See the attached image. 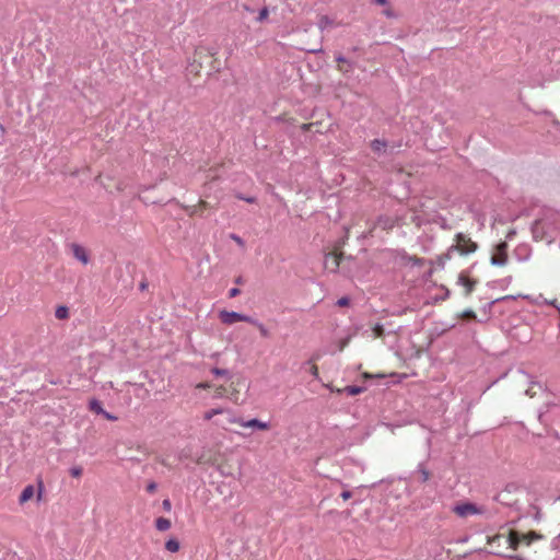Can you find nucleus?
I'll list each match as a JSON object with an SVG mask.
<instances>
[{"label":"nucleus","instance_id":"nucleus-22","mask_svg":"<svg viewBox=\"0 0 560 560\" xmlns=\"http://www.w3.org/2000/svg\"><path fill=\"white\" fill-rule=\"evenodd\" d=\"M509 299H513V296L512 295H506V296H503V298L495 299V300L487 303L486 305H483L482 311L485 313H490L493 304H495L497 302L503 301V300H509Z\"/></svg>","mask_w":560,"mask_h":560},{"label":"nucleus","instance_id":"nucleus-40","mask_svg":"<svg viewBox=\"0 0 560 560\" xmlns=\"http://www.w3.org/2000/svg\"><path fill=\"white\" fill-rule=\"evenodd\" d=\"M310 373L317 378L318 377V368L316 365H311Z\"/></svg>","mask_w":560,"mask_h":560},{"label":"nucleus","instance_id":"nucleus-27","mask_svg":"<svg viewBox=\"0 0 560 560\" xmlns=\"http://www.w3.org/2000/svg\"><path fill=\"white\" fill-rule=\"evenodd\" d=\"M541 538L540 535L536 533H532L528 536H523V539L526 540V544L529 545L533 540Z\"/></svg>","mask_w":560,"mask_h":560},{"label":"nucleus","instance_id":"nucleus-20","mask_svg":"<svg viewBox=\"0 0 560 560\" xmlns=\"http://www.w3.org/2000/svg\"><path fill=\"white\" fill-rule=\"evenodd\" d=\"M343 390L350 396H355V395L361 394L364 390V387L357 386V385H349V386H346Z\"/></svg>","mask_w":560,"mask_h":560},{"label":"nucleus","instance_id":"nucleus-16","mask_svg":"<svg viewBox=\"0 0 560 560\" xmlns=\"http://www.w3.org/2000/svg\"><path fill=\"white\" fill-rule=\"evenodd\" d=\"M155 527L160 532H165L171 528V522L165 517H159L155 521Z\"/></svg>","mask_w":560,"mask_h":560},{"label":"nucleus","instance_id":"nucleus-14","mask_svg":"<svg viewBox=\"0 0 560 560\" xmlns=\"http://www.w3.org/2000/svg\"><path fill=\"white\" fill-rule=\"evenodd\" d=\"M89 408L96 415H102L105 410L102 406V402L96 398H93L89 401Z\"/></svg>","mask_w":560,"mask_h":560},{"label":"nucleus","instance_id":"nucleus-46","mask_svg":"<svg viewBox=\"0 0 560 560\" xmlns=\"http://www.w3.org/2000/svg\"><path fill=\"white\" fill-rule=\"evenodd\" d=\"M48 382L52 385L59 384V381H57L56 378H49Z\"/></svg>","mask_w":560,"mask_h":560},{"label":"nucleus","instance_id":"nucleus-41","mask_svg":"<svg viewBox=\"0 0 560 560\" xmlns=\"http://www.w3.org/2000/svg\"><path fill=\"white\" fill-rule=\"evenodd\" d=\"M383 14H384L385 16L389 18V19H392V18H395V16H396V15H395V13L393 12V10H390V9H385V10L383 11Z\"/></svg>","mask_w":560,"mask_h":560},{"label":"nucleus","instance_id":"nucleus-35","mask_svg":"<svg viewBox=\"0 0 560 560\" xmlns=\"http://www.w3.org/2000/svg\"><path fill=\"white\" fill-rule=\"evenodd\" d=\"M373 330H374V334H375V336H376V337H381V336H383L384 328H383V326H382V325H378V324H377V325L374 327V329H373Z\"/></svg>","mask_w":560,"mask_h":560},{"label":"nucleus","instance_id":"nucleus-21","mask_svg":"<svg viewBox=\"0 0 560 560\" xmlns=\"http://www.w3.org/2000/svg\"><path fill=\"white\" fill-rule=\"evenodd\" d=\"M55 316L58 318V319H66L69 317V310L67 306H58L56 308V312H55Z\"/></svg>","mask_w":560,"mask_h":560},{"label":"nucleus","instance_id":"nucleus-11","mask_svg":"<svg viewBox=\"0 0 560 560\" xmlns=\"http://www.w3.org/2000/svg\"><path fill=\"white\" fill-rule=\"evenodd\" d=\"M515 256L518 261H526L530 256V249L526 245H521L515 248Z\"/></svg>","mask_w":560,"mask_h":560},{"label":"nucleus","instance_id":"nucleus-25","mask_svg":"<svg viewBox=\"0 0 560 560\" xmlns=\"http://www.w3.org/2000/svg\"><path fill=\"white\" fill-rule=\"evenodd\" d=\"M211 373L214 374L215 376H224V377L230 376V371L226 369L213 368L211 370Z\"/></svg>","mask_w":560,"mask_h":560},{"label":"nucleus","instance_id":"nucleus-1","mask_svg":"<svg viewBox=\"0 0 560 560\" xmlns=\"http://www.w3.org/2000/svg\"><path fill=\"white\" fill-rule=\"evenodd\" d=\"M478 245L470 237L464 233H457L455 235V243L447 249L444 255L445 258L451 259L454 253L459 255H469L477 250Z\"/></svg>","mask_w":560,"mask_h":560},{"label":"nucleus","instance_id":"nucleus-12","mask_svg":"<svg viewBox=\"0 0 560 560\" xmlns=\"http://www.w3.org/2000/svg\"><path fill=\"white\" fill-rule=\"evenodd\" d=\"M386 148L387 142L385 140L374 139L371 141V149L377 154L384 153L386 151Z\"/></svg>","mask_w":560,"mask_h":560},{"label":"nucleus","instance_id":"nucleus-52","mask_svg":"<svg viewBox=\"0 0 560 560\" xmlns=\"http://www.w3.org/2000/svg\"><path fill=\"white\" fill-rule=\"evenodd\" d=\"M533 385H537L538 388H542V386L539 383H533Z\"/></svg>","mask_w":560,"mask_h":560},{"label":"nucleus","instance_id":"nucleus-13","mask_svg":"<svg viewBox=\"0 0 560 560\" xmlns=\"http://www.w3.org/2000/svg\"><path fill=\"white\" fill-rule=\"evenodd\" d=\"M34 495V487L32 485L26 486L20 494L19 502L21 504L27 502Z\"/></svg>","mask_w":560,"mask_h":560},{"label":"nucleus","instance_id":"nucleus-28","mask_svg":"<svg viewBox=\"0 0 560 560\" xmlns=\"http://www.w3.org/2000/svg\"><path fill=\"white\" fill-rule=\"evenodd\" d=\"M268 13H269V12H268V9H267V8H262V9L259 11L258 16H257V19H256V20H257L258 22H262L264 20H266V19H267Z\"/></svg>","mask_w":560,"mask_h":560},{"label":"nucleus","instance_id":"nucleus-47","mask_svg":"<svg viewBox=\"0 0 560 560\" xmlns=\"http://www.w3.org/2000/svg\"><path fill=\"white\" fill-rule=\"evenodd\" d=\"M525 394L528 395L529 397H533L535 395V393L532 392V388L526 389Z\"/></svg>","mask_w":560,"mask_h":560},{"label":"nucleus","instance_id":"nucleus-30","mask_svg":"<svg viewBox=\"0 0 560 560\" xmlns=\"http://www.w3.org/2000/svg\"><path fill=\"white\" fill-rule=\"evenodd\" d=\"M349 303H350V299L348 296H342V298L338 299L336 304L340 307H343V306H348Z\"/></svg>","mask_w":560,"mask_h":560},{"label":"nucleus","instance_id":"nucleus-18","mask_svg":"<svg viewBox=\"0 0 560 560\" xmlns=\"http://www.w3.org/2000/svg\"><path fill=\"white\" fill-rule=\"evenodd\" d=\"M506 261H508V255L506 254H504L503 256H501V255H493L491 257V260H490L492 266H504L506 264Z\"/></svg>","mask_w":560,"mask_h":560},{"label":"nucleus","instance_id":"nucleus-42","mask_svg":"<svg viewBox=\"0 0 560 560\" xmlns=\"http://www.w3.org/2000/svg\"><path fill=\"white\" fill-rule=\"evenodd\" d=\"M340 497H341L343 500H348V499H350V498L352 497V493H351L350 491L346 490V491H342V492L340 493Z\"/></svg>","mask_w":560,"mask_h":560},{"label":"nucleus","instance_id":"nucleus-8","mask_svg":"<svg viewBox=\"0 0 560 560\" xmlns=\"http://www.w3.org/2000/svg\"><path fill=\"white\" fill-rule=\"evenodd\" d=\"M241 425L244 428H254V429H258V430L269 429V422H264L256 418L247 420V421H242Z\"/></svg>","mask_w":560,"mask_h":560},{"label":"nucleus","instance_id":"nucleus-5","mask_svg":"<svg viewBox=\"0 0 560 560\" xmlns=\"http://www.w3.org/2000/svg\"><path fill=\"white\" fill-rule=\"evenodd\" d=\"M504 539V541L509 545V547L513 550H516L518 544L524 540L516 532H510L509 536L498 535L492 538V541Z\"/></svg>","mask_w":560,"mask_h":560},{"label":"nucleus","instance_id":"nucleus-49","mask_svg":"<svg viewBox=\"0 0 560 560\" xmlns=\"http://www.w3.org/2000/svg\"><path fill=\"white\" fill-rule=\"evenodd\" d=\"M421 261H422V259H421V258H415V260H413V262H415L416 265H420V264H421Z\"/></svg>","mask_w":560,"mask_h":560},{"label":"nucleus","instance_id":"nucleus-15","mask_svg":"<svg viewBox=\"0 0 560 560\" xmlns=\"http://www.w3.org/2000/svg\"><path fill=\"white\" fill-rule=\"evenodd\" d=\"M248 324L256 326L262 337L268 338L270 336L268 328L256 318L252 317V322H249Z\"/></svg>","mask_w":560,"mask_h":560},{"label":"nucleus","instance_id":"nucleus-37","mask_svg":"<svg viewBox=\"0 0 560 560\" xmlns=\"http://www.w3.org/2000/svg\"><path fill=\"white\" fill-rule=\"evenodd\" d=\"M102 416H103L105 419L109 420V421H116V420H117V417H116V416H114V415L109 413V412H108V411H106V410H104V412L102 413Z\"/></svg>","mask_w":560,"mask_h":560},{"label":"nucleus","instance_id":"nucleus-29","mask_svg":"<svg viewBox=\"0 0 560 560\" xmlns=\"http://www.w3.org/2000/svg\"><path fill=\"white\" fill-rule=\"evenodd\" d=\"M237 199L240 200H244L248 203H254L256 202V198L255 197H245L243 194L238 192L235 195Z\"/></svg>","mask_w":560,"mask_h":560},{"label":"nucleus","instance_id":"nucleus-19","mask_svg":"<svg viewBox=\"0 0 560 560\" xmlns=\"http://www.w3.org/2000/svg\"><path fill=\"white\" fill-rule=\"evenodd\" d=\"M178 540L171 538L165 542V549L170 552H177L179 550Z\"/></svg>","mask_w":560,"mask_h":560},{"label":"nucleus","instance_id":"nucleus-36","mask_svg":"<svg viewBox=\"0 0 560 560\" xmlns=\"http://www.w3.org/2000/svg\"><path fill=\"white\" fill-rule=\"evenodd\" d=\"M156 488H158L156 482L151 481V482H149V483H148V486H147V491H148L149 493H153V492L156 490Z\"/></svg>","mask_w":560,"mask_h":560},{"label":"nucleus","instance_id":"nucleus-34","mask_svg":"<svg viewBox=\"0 0 560 560\" xmlns=\"http://www.w3.org/2000/svg\"><path fill=\"white\" fill-rule=\"evenodd\" d=\"M162 508L164 511L170 512L172 509V503L168 499H164L162 502Z\"/></svg>","mask_w":560,"mask_h":560},{"label":"nucleus","instance_id":"nucleus-38","mask_svg":"<svg viewBox=\"0 0 560 560\" xmlns=\"http://www.w3.org/2000/svg\"><path fill=\"white\" fill-rule=\"evenodd\" d=\"M231 238L233 241H235V243H237V245L240 246H244V241L242 240V237H240L238 235L236 234H231Z\"/></svg>","mask_w":560,"mask_h":560},{"label":"nucleus","instance_id":"nucleus-17","mask_svg":"<svg viewBox=\"0 0 560 560\" xmlns=\"http://www.w3.org/2000/svg\"><path fill=\"white\" fill-rule=\"evenodd\" d=\"M377 224L380 226H382V229H384V230H389V229L394 228L393 219H390L388 217H384V215L378 217Z\"/></svg>","mask_w":560,"mask_h":560},{"label":"nucleus","instance_id":"nucleus-9","mask_svg":"<svg viewBox=\"0 0 560 560\" xmlns=\"http://www.w3.org/2000/svg\"><path fill=\"white\" fill-rule=\"evenodd\" d=\"M413 475H418V479L420 482L429 481L431 477V472L427 469L423 463H419L417 469L413 471Z\"/></svg>","mask_w":560,"mask_h":560},{"label":"nucleus","instance_id":"nucleus-43","mask_svg":"<svg viewBox=\"0 0 560 560\" xmlns=\"http://www.w3.org/2000/svg\"><path fill=\"white\" fill-rule=\"evenodd\" d=\"M373 3L385 5L388 3V0H371Z\"/></svg>","mask_w":560,"mask_h":560},{"label":"nucleus","instance_id":"nucleus-7","mask_svg":"<svg viewBox=\"0 0 560 560\" xmlns=\"http://www.w3.org/2000/svg\"><path fill=\"white\" fill-rule=\"evenodd\" d=\"M71 249L74 258L81 261L83 265H86L90 261V257L83 246L79 244H72Z\"/></svg>","mask_w":560,"mask_h":560},{"label":"nucleus","instance_id":"nucleus-6","mask_svg":"<svg viewBox=\"0 0 560 560\" xmlns=\"http://www.w3.org/2000/svg\"><path fill=\"white\" fill-rule=\"evenodd\" d=\"M457 283L463 285L465 288V294L469 295L475 289L476 280L469 279L467 272L462 271L458 275Z\"/></svg>","mask_w":560,"mask_h":560},{"label":"nucleus","instance_id":"nucleus-48","mask_svg":"<svg viewBox=\"0 0 560 560\" xmlns=\"http://www.w3.org/2000/svg\"><path fill=\"white\" fill-rule=\"evenodd\" d=\"M234 281H235L236 284H242L243 283V278L242 277H237Z\"/></svg>","mask_w":560,"mask_h":560},{"label":"nucleus","instance_id":"nucleus-39","mask_svg":"<svg viewBox=\"0 0 560 560\" xmlns=\"http://www.w3.org/2000/svg\"><path fill=\"white\" fill-rule=\"evenodd\" d=\"M240 293H241V290H240L238 288H232V289L229 291V296H230V298H235V296H237Z\"/></svg>","mask_w":560,"mask_h":560},{"label":"nucleus","instance_id":"nucleus-4","mask_svg":"<svg viewBox=\"0 0 560 560\" xmlns=\"http://www.w3.org/2000/svg\"><path fill=\"white\" fill-rule=\"evenodd\" d=\"M454 512L460 516V517H466L468 515H474V514H478L480 513L479 509L477 508L476 504L474 503H463V504H457L455 508H454Z\"/></svg>","mask_w":560,"mask_h":560},{"label":"nucleus","instance_id":"nucleus-45","mask_svg":"<svg viewBox=\"0 0 560 560\" xmlns=\"http://www.w3.org/2000/svg\"><path fill=\"white\" fill-rule=\"evenodd\" d=\"M308 51L312 52V54H319V52H323V48L311 49Z\"/></svg>","mask_w":560,"mask_h":560},{"label":"nucleus","instance_id":"nucleus-3","mask_svg":"<svg viewBox=\"0 0 560 560\" xmlns=\"http://www.w3.org/2000/svg\"><path fill=\"white\" fill-rule=\"evenodd\" d=\"M517 490V487L514 486V485H510L508 486L503 491H501L500 493H498L495 497H494V500L503 505H508V506H515L516 509H518L516 505H517V500L515 501H510L509 499V495L512 493V491H516Z\"/></svg>","mask_w":560,"mask_h":560},{"label":"nucleus","instance_id":"nucleus-50","mask_svg":"<svg viewBox=\"0 0 560 560\" xmlns=\"http://www.w3.org/2000/svg\"><path fill=\"white\" fill-rule=\"evenodd\" d=\"M198 387L206 388V387H208V385L207 384H199Z\"/></svg>","mask_w":560,"mask_h":560},{"label":"nucleus","instance_id":"nucleus-31","mask_svg":"<svg viewBox=\"0 0 560 560\" xmlns=\"http://www.w3.org/2000/svg\"><path fill=\"white\" fill-rule=\"evenodd\" d=\"M462 316L466 319H475L476 318V314L472 310H466L463 312Z\"/></svg>","mask_w":560,"mask_h":560},{"label":"nucleus","instance_id":"nucleus-32","mask_svg":"<svg viewBox=\"0 0 560 560\" xmlns=\"http://www.w3.org/2000/svg\"><path fill=\"white\" fill-rule=\"evenodd\" d=\"M220 412H221V410H219V409H212V410H210V411H207V412L205 413V419H206V420H210L214 415H218V413H220Z\"/></svg>","mask_w":560,"mask_h":560},{"label":"nucleus","instance_id":"nucleus-33","mask_svg":"<svg viewBox=\"0 0 560 560\" xmlns=\"http://www.w3.org/2000/svg\"><path fill=\"white\" fill-rule=\"evenodd\" d=\"M70 474L72 477H80L82 475V468L81 467H72L70 469Z\"/></svg>","mask_w":560,"mask_h":560},{"label":"nucleus","instance_id":"nucleus-44","mask_svg":"<svg viewBox=\"0 0 560 560\" xmlns=\"http://www.w3.org/2000/svg\"><path fill=\"white\" fill-rule=\"evenodd\" d=\"M336 61H337V62H347L348 60H347V58H346V57H343L342 55H338V56L336 57Z\"/></svg>","mask_w":560,"mask_h":560},{"label":"nucleus","instance_id":"nucleus-23","mask_svg":"<svg viewBox=\"0 0 560 560\" xmlns=\"http://www.w3.org/2000/svg\"><path fill=\"white\" fill-rule=\"evenodd\" d=\"M330 261H331V265H332V267H331L332 270H336V269L339 268V264L340 262H339V257L338 256H336L334 254L326 255V264H329Z\"/></svg>","mask_w":560,"mask_h":560},{"label":"nucleus","instance_id":"nucleus-26","mask_svg":"<svg viewBox=\"0 0 560 560\" xmlns=\"http://www.w3.org/2000/svg\"><path fill=\"white\" fill-rule=\"evenodd\" d=\"M495 249H497L498 255L503 256L504 254H506L508 244L504 242H501L500 244L497 245Z\"/></svg>","mask_w":560,"mask_h":560},{"label":"nucleus","instance_id":"nucleus-51","mask_svg":"<svg viewBox=\"0 0 560 560\" xmlns=\"http://www.w3.org/2000/svg\"><path fill=\"white\" fill-rule=\"evenodd\" d=\"M140 288L143 290L147 288V284L145 283H141Z\"/></svg>","mask_w":560,"mask_h":560},{"label":"nucleus","instance_id":"nucleus-53","mask_svg":"<svg viewBox=\"0 0 560 560\" xmlns=\"http://www.w3.org/2000/svg\"><path fill=\"white\" fill-rule=\"evenodd\" d=\"M542 417H544V415L539 413L538 418H539L540 421H542Z\"/></svg>","mask_w":560,"mask_h":560},{"label":"nucleus","instance_id":"nucleus-10","mask_svg":"<svg viewBox=\"0 0 560 560\" xmlns=\"http://www.w3.org/2000/svg\"><path fill=\"white\" fill-rule=\"evenodd\" d=\"M546 228H547V219L541 218V219L535 220V222L533 223V226H532L534 236H537L538 233H540V232L545 233Z\"/></svg>","mask_w":560,"mask_h":560},{"label":"nucleus","instance_id":"nucleus-24","mask_svg":"<svg viewBox=\"0 0 560 560\" xmlns=\"http://www.w3.org/2000/svg\"><path fill=\"white\" fill-rule=\"evenodd\" d=\"M331 23H332L331 20L327 15H323V16H320L317 25H318L320 31H324L328 26H330Z\"/></svg>","mask_w":560,"mask_h":560},{"label":"nucleus","instance_id":"nucleus-2","mask_svg":"<svg viewBox=\"0 0 560 560\" xmlns=\"http://www.w3.org/2000/svg\"><path fill=\"white\" fill-rule=\"evenodd\" d=\"M219 318L225 325H233L237 322H245V323L252 322V316H248V315H245L242 313H237L234 311H225V310L221 311L219 313Z\"/></svg>","mask_w":560,"mask_h":560}]
</instances>
